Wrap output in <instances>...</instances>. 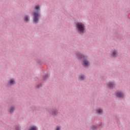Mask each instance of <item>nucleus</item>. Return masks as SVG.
Here are the masks:
<instances>
[{"label": "nucleus", "mask_w": 130, "mask_h": 130, "mask_svg": "<svg viewBox=\"0 0 130 130\" xmlns=\"http://www.w3.org/2000/svg\"><path fill=\"white\" fill-rule=\"evenodd\" d=\"M75 55L78 60H81V64L84 69H89L91 67V62L88 58V56L79 51L76 52Z\"/></svg>", "instance_id": "f257e3e1"}, {"label": "nucleus", "mask_w": 130, "mask_h": 130, "mask_svg": "<svg viewBox=\"0 0 130 130\" xmlns=\"http://www.w3.org/2000/svg\"><path fill=\"white\" fill-rule=\"evenodd\" d=\"M75 30L78 34L83 36L87 31L86 24L82 22H76L75 23Z\"/></svg>", "instance_id": "f03ea898"}, {"label": "nucleus", "mask_w": 130, "mask_h": 130, "mask_svg": "<svg viewBox=\"0 0 130 130\" xmlns=\"http://www.w3.org/2000/svg\"><path fill=\"white\" fill-rule=\"evenodd\" d=\"M35 11L32 14V23L33 24H38L39 23V18L41 17V13L40 11H41V8L39 5H37L34 8Z\"/></svg>", "instance_id": "7ed1b4c3"}, {"label": "nucleus", "mask_w": 130, "mask_h": 130, "mask_svg": "<svg viewBox=\"0 0 130 130\" xmlns=\"http://www.w3.org/2000/svg\"><path fill=\"white\" fill-rule=\"evenodd\" d=\"M48 112H49V114L51 116H52L53 117H55L56 116H58V108H57V107L56 106H53L52 108L49 109Z\"/></svg>", "instance_id": "20e7f679"}, {"label": "nucleus", "mask_w": 130, "mask_h": 130, "mask_svg": "<svg viewBox=\"0 0 130 130\" xmlns=\"http://www.w3.org/2000/svg\"><path fill=\"white\" fill-rule=\"evenodd\" d=\"M16 83V79L14 78L10 77L7 82L6 87H7V88H12V87H14Z\"/></svg>", "instance_id": "39448f33"}, {"label": "nucleus", "mask_w": 130, "mask_h": 130, "mask_svg": "<svg viewBox=\"0 0 130 130\" xmlns=\"http://www.w3.org/2000/svg\"><path fill=\"white\" fill-rule=\"evenodd\" d=\"M116 97L119 99V100H122V99H125V95H124V93L122 90H117L115 92Z\"/></svg>", "instance_id": "423d86ee"}, {"label": "nucleus", "mask_w": 130, "mask_h": 130, "mask_svg": "<svg viewBox=\"0 0 130 130\" xmlns=\"http://www.w3.org/2000/svg\"><path fill=\"white\" fill-rule=\"evenodd\" d=\"M110 55L112 58H117L118 57V50L117 49H113L110 51Z\"/></svg>", "instance_id": "0eeeda50"}, {"label": "nucleus", "mask_w": 130, "mask_h": 130, "mask_svg": "<svg viewBox=\"0 0 130 130\" xmlns=\"http://www.w3.org/2000/svg\"><path fill=\"white\" fill-rule=\"evenodd\" d=\"M15 110H16V106H12L8 109V114H10L11 115L14 114L15 112Z\"/></svg>", "instance_id": "6e6552de"}, {"label": "nucleus", "mask_w": 130, "mask_h": 130, "mask_svg": "<svg viewBox=\"0 0 130 130\" xmlns=\"http://www.w3.org/2000/svg\"><path fill=\"white\" fill-rule=\"evenodd\" d=\"M107 85L109 89H114L116 84L113 81H110L107 83Z\"/></svg>", "instance_id": "1a4fd4ad"}, {"label": "nucleus", "mask_w": 130, "mask_h": 130, "mask_svg": "<svg viewBox=\"0 0 130 130\" xmlns=\"http://www.w3.org/2000/svg\"><path fill=\"white\" fill-rule=\"evenodd\" d=\"M86 80V75L84 74H80L78 75V80L80 82H83Z\"/></svg>", "instance_id": "9d476101"}, {"label": "nucleus", "mask_w": 130, "mask_h": 130, "mask_svg": "<svg viewBox=\"0 0 130 130\" xmlns=\"http://www.w3.org/2000/svg\"><path fill=\"white\" fill-rule=\"evenodd\" d=\"M95 113L98 114V115H102L104 113L103 108H98L95 110Z\"/></svg>", "instance_id": "9b49d317"}, {"label": "nucleus", "mask_w": 130, "mask_h": 130, "mask_svg": "<svg viewBox=\"0 0 130 130\" xmlns=\"http://www.w3.org/2000/svg\"><path fill=\"white\" fill-rule=\"evenodd\" d=\"M23 21L25 22V23H29L30 22V15H24L23 17Z\"/></svg>", "instance_id": "f8f14e48"}, {"label": "nucleus", "mask_w": 130, "mask_h": 130, "mask_svg": "<svg viewBox=\"0 0 130 130\" xmlns=\"http://www.w3.org/2000/svg\"><path fill=\"white\" fill-rule=\"evenodd\" d=\"M28 130H38V127L35 125L30 126Z\"/></svg>", "instance_id": "ddd939ff"}, {"label": "nucleus", "mask_w": 130, "mask_h": 130, "mask_svg": "<svg viewBox=\"0 0 130 130\" xmlns=\"http://www.w3.org/2000/svg\"><path fill=\"white\" fill-rule=\"evenodd\" d=\"M90 128L92 130H98V126H96L95 125H91L90 126Z\"/></svg>", "instance_id": "4468645a"}, {"label": "nucleus", "mask_w": 130, "mask_h": 130, "mask_svg": "<svg viewBox=\"0 0 130 130\" xmlns=\"http://www.w3.org/2000/svg\"><path fill=\"white\" fill-rule=\"evenodd\" d=\"M48 78H49V75H48V74H45L43 76V80H44V81H46V79H48Z\"/></svg>", "instance_id": "2eb2a0df"}, {"label": "nucleus", "mask_w": 130, "mask_h": 130, "mask_svg": "<svg viewBox=\"0 0 130 130\" xmlns=\"http://www.w3.org/2000/svg\"><path fill=\"white\" fill-rule=\"evenodd\" d=\"M42 87V84L40 83L36 86V88H38V89H39V88H41Z\"/></svg>", "instance_id": "dca6fc26"}, {"label": "nucleus", "mask_w": 130, "mask_h": 130, "mask_svg": "<svg viewBox=\"0 0 130 130\" xmlns=\"http://www.w3.org/2000/svg\"><path fill=\"white\" fill-rule=\"evenodd\" d=\"M15 130H21V127L19 126H16L15 127Z\"/></svg>", "instance_id": "f3484780"}, {"label": "nucleus", "mask_w": 130, "mask_h": 130, "mask_svg": "<svg viewBox=\"0 0 130 130\" xmlns=\"http://www.w3.org/2000/svg\"><path fill=\"white\" fill-rule=\"evenodd\" d=\"M61 128V126H57L55 130H60Z\"/></svg>", "instance_id": "a211bd4d"}, {"label": "nucleus", "mask_w": 130, "mask_h": 130, "mask_svg": "<svg viewBox=\"0 0 130 130\" xmlns=\"http://www.w3.org/2000/svg\"><path fill=\"white\" fill-rule=\"evenodd\" d=\"M34 80L36 82H39V78L38 77H35Z\"/></svg>", "instance_id": "6ab92c4d"}, {"label": "nucleus", "mask_w": 130, "mask_h": 130, "mask_svg": "<svg viewBox=\"0 0 130 130\" xmlns=\"http://www.w3.org/2000/svg\"><path fill=\"white\" fill-rule=\"evenodd\" d=\"M37 62H38V63H39V64H41V63H42L41 60H38Z\"/></svg>", "instance_id": "aec40b11"}, {"label": "nucleus", "mask_w": 130, "mask_h": 130, "mask_svg": "<svg viewBox=\"0 0 130 130\" xmlns=\"http://www.w3.org/2000/svg\"><path fill=\"white\" fill-rule=\"evenodd\" d=\"M99 125V126L101 125V124H100Z\"/></svg>", "instance_id": "412c9836"}]
</instances>
